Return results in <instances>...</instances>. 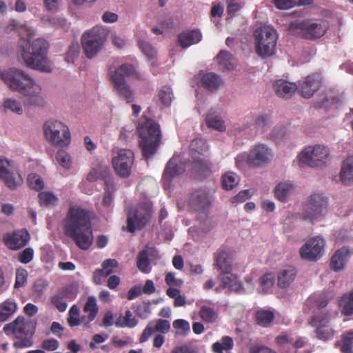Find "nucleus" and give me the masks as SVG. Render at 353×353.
I'll list each match as a JSON object with an SVG mask.
<instances>
[{"instance_id":"nucleus-1","label":"nucleus","mask_w":353,"mask_h":353,"mask_svg":"<svg viewBox=\"0 0 353 353\" xmlns=\"http://www.w3.org/2000/svg\"><path fill=\"white\" fill-rule=\"evenodd\" d=\"M63 231L79 248L88 250L93 243L90 211L79 206H70L63 221Z\"/></svg>"},{"instance_id":"nucleus-2","label":"nucleus","mask_w":353,"mask_h":353,"mask_svg":"<svg viewBox=\"0 0 353 353\" xmlns=\"http://www.w3.org/2000/svg\"><path fill=\"white\" fill-rule=\"evenodd\" d=\"M0 76L10 89L26 97L25 104L39 106L43 103L41 88L28 74L20 70L11 68L1 72Z\"/></svg>"},{"instance_id":"nucleus-3","label":"nucleus","mask_w":353,"mask_h":353,"mask_svg":"<svg viewBox=\"0 0 353 353\" xmlns=\"http://www.w3.org/2000/svg\"><path fill=\"white\" fill-rule=\"evenodd\" d=\"M21 58L27 67L45 72L52 71L51 64L48 59L49 48L48 41L38 38L30 42L21 38L18 42Z\"/></svg>"},{"instance_id":"nucleus-4","label":"nucleus","mask_w":353,"mask_h":353,"mask_svg":"<svg viewBox=\"0 0 353 353\" xmlns=\"http://www.w3.org/2000/svg\"><path fill=\"white\" fill-rule=\"evenodd\" d=\"M137 131L143 156L148 159L157 152L161 143L160 126L153 119L143 115L139 121Z\"/></svg>"},{"instance_id":"nucleus-5","label":"nucleus","mask_w":353,"mask_h":353,"mask_svg":"<svg viewBox=\"0 0 353 353\" xmlns=\"http://www.w3.org/2000/svg\"><path fill=\"white\" fill-rule=\"evenodd\" d=\"M125 77L143 80L144 76L137 70L134 65L128 63L121 64L110 73V80L117 94L127 103H130L134 100V91L127 83Z\"/></svg>"},{"instance_id":"nucleus-6","label":"nucleus","mask_w":353,"mask_h":353,"mask_svg":"<svg viewBox=\"0 0 353 353\" xmlns=\"http://www.w3.org/2000/svg\"><path fill=\"white\" fill-rule=\"evenodd\" d=\"M36 323L33 321H26L24 317L18 316L12 323L6 324L3 330L6 333L13 334L16 338L20 339L14 343L16 348L30 347L32 341L30 337L34 333Z\"/></svg>"},{"instance_id":"nucleus-7","label":"nucleus","mask_w":353,"mask_h":353,"mask_svg":"<svg viewBox=\"0 0 353 353\" xmlns=\"http://www.w3.org/2000/svg\"><path fill=\"white\" fill-rule=\"evenodd\" d=\"M327 28L326 21L311 19L296 20L288 26L290 34L310 40L321 37Z\"/></svg>"},{"instance_id":"nucleus-8","label":"nucleus","mask_w":353,"mask_h":353,"mask_svg":"<svg viewBox=\"0 0 353 353\" xmlns=\"http://www.w3.org/2000/svg\"><path fill=\"white\" fill-rule=\"evenodd\" d=\"M254 37L255 50L259 57L267 58L275 54L278 35L274 28L270 26L261 27L254 32Z\"/></svg>"},{"instance_id":"nucleus-9","label":"nucleus","mask_w":353,"mask_h":353,"mask_svg":"<svg viewBox=\"0 0 353 353\" xmlns=\"http://www.w3.org/2000/svg\"><path fill=\"white\" fill-rule=\"evenodd\" d=\"M43 129L46 139L52 145L63 148L70 143V132L64 123L57 120H49L45 122Z\"/></svg>"},{"instance_id":"nucleus-10","label":"nucleus","mask_w":353,"mask_h":353,"mask_svg":"<svg viewBox=\"0 0 353 353\" xmlns=\"http://www.w3.org/2000/svg\"><path fill=\"white\" fill-rule=\"evenodd\" d=\"M106 30L99 26H94L83 34L82 46L88 58L92 59L97 55L106 40Z\"/></svg>"},{"instance_id":"nucleus-11","label":"nucleus","mask_w":353,"mask_h":353,"mask_svg":"<svg viewBox=\"0 0 353 353\" xmlns=\"http://www.w3.org/2000/svg\"><path fill=\"white\" fill-rule=\"evenodd\" d=\"M152 214V208L148 203H141L134 209L130 210L128 213L126 230L134 233L136 230L143 228Z\"/></svg>"},{"instance_id":"nucleus-12","label":"nucleus","mask_w":353,"mask_h":353,"mask_svg":"<svg viewBox=\"0 0 353 353\" xmlns=\"http://www.w3.org/2000/svg\"><path fill=\"white\" fill-rule=\"evenodd\" d=\"M327 205V198L323 194H312L303 206L302 212L303 219L313 223L326 214Z\"/></svg>"},{"instance_id":"nucleus-13","label":"nucleus","mask_w":353,"mask_h":353,"mask_svg":"<svg viewBox=\"0 0 353 353\" xmlns=\"http://www.w3.org/2000/svg\"><path fill=\"white\" fill-rule=\"evenodd\" d=\"M329 154L328 148L322 145H316L305 148L299 157L301 163L316 168L324 165Z\"/></svg>"},{"instance_id":"nucleus-14","label":"nucleus","mask_w":353,"mask_h":353,"mask_svg":"<svg viewBox=\"0 0 353 353\" xmlns=\"http://www.w3.org/2000/svg\"><path fill=\"white\" fill-rule=\"evenodd\" d=\"M134 153L130 150L121 149L117 156L112 159V163L116 174L121 178H128L134 164Z\"/></svg>"},{"instance_id":"nucleus-15","label":"nucleus","mask_w":353,"mask_h":353,"mask_svg":"<svg viewBox=\"0 0 353 353\" xmlns=\"http://www.w3.org/2000/svg\"><path fill=\"white\" fill-rule=\"evenodd\" d=\"M0 179L10 190L17 189L23 182L18 170L13 168L10 161L3 157H0Z\"/></svg>"},{"instance_id":"nucleus-16","label":"nucleus","mask_w":353,"mask_h":353,"mask_svg":"<svg viewBox=\"0 0 353 353\" xmlns=\"http://www.w3.org/2000/svg\"><path fill=\"white\" fill-rule=\"evenodd\" d=\"M325 245V240L320 236L310 239L299 250L303 259L316 261L323 255Z\"/></svg>"},{"instance_id":"nucleus-17","label":"nucleus","mask_w":353,"mask_h":353,"mask_svg":"<svg viewBox=\"0 0 353 353\" xmlns=\"http://www.w3.org/2000/svg\"><path fill=\"white\" fill-rule=\"evenodd\" d=\"M213 194L208 190L199 189L193 191L189 197L188 207L194 212H204L212 205Z\"/></svg>"},{"instance_id":"nucleus-18","label":"nucleus","mask_w":353,"mask_h":353,"mask_svg":"<svg viewBox=\"0 0 353 353\" xmlns=\"http://www.w3.org/2000/svg\"><path fill=\"white\" fill-rule=\"evenodd\" d=\"M249 166L259 168L269 162L273 158L272 150L265 144L254 145L250 151Z\"/></svg>"},{"instance_id":"nucleus-19","label":"nucleus","mask_w":353,"mask_h":353,"mask_svg":"<svg viewBox=\"0 0 353 353\" xmlns=\"http://www.w3.org/2000/svg\"><path fill=\"white\" fill-rule=\"evenodd\" d=\"M329 321L327 314H323L312 316L310 323L312 327H316V336L321 340H329L334 334V331L327 325Z\"/></svg>"},{"instance_id":"nucleus-20","label":"nucleus","mask_w":353,"mask_h":353,"mask_svg":"<svg viewBox=\"0 0 353 353\" xmlns=\"http://www.w3.org/2000/svg\"><path fill=\"white\" fill-rule=\"evenodd\" d=\"M30 239L28 231L25 229L18 230L3 235V241L10 250H17L25 246Z\"/></svg>"},{"instance_id":"nucleus-21","label":"nucleus","mask_w":353,"mask_h":353,"mask_svg":"<svg viewBox=\"0 0 353 353\" xmlns=\"http://www.w3.org/2000/svg\"><path fill=\"white\" fill-rule=\"evenodd\" d=\"M321 76L319 73L308 75L300 88V92L304 98H310L321 85Z\"/></svg>"},{"instance_id":"nucleus-22","label":"nucleus","mask_w":353,"mask_h":353,"mask_svg":"<svg viewBox=\"0 0 353 353\" xmlns=\"http://www.w3.org/2000/svg\"><path fill=\"white\" fill-rule=\"evenodd\" d=\"M214 265L221 272H228L232 270V254L225 247L220 248L214 253Z\"/></svg>"},{"instance_id":"nucleus-23","label":"nucleus","mask_w":353,"mask_h":353,"mask_svg":"<svg viewBox=\"0 0 353 353\" xmlns=\"http://www.w3.org/2000/svg\"><path fill=\"white\" fill-rule=\"evenodd\" d=\"M157 250L154 247L146 245L137 256V266L138 269L145 274L150 272V257L154 256Z\"/></svg>"},{"instance_id":"nucleus-24","label":"nucleus","mask_w":353,"mask_h":353,"mask_svg":"<svg viewBox=\"0 0 353 353\" xmlns=\"http://www.w3.org/2000/svg\"><path fill=\"white\" fill-rule=\"evenodd\" d=\"M77 295V292L72 288H65L52 297V303L60 312L65 311L67 308L66 301L73 300Z\"/></svg>"},{"instance_id":"nucleus-25","label":"nucleus","mask_w":353,"mask_h":353,"mask_svg":"<svg viewBox=\"0 0 353 353\" xmlns=\"http://www.w3.org/2000/svg\"><path fill=\"white\" fill-rule=\"evenodd\" d=\"M87 180L93 183L101 179L104 181L105 185L107 182L111 183L114 181L110 168L108 166L99 165L93 168L87 175Z\"/></svg>"},{"instance_id":"nucleus-26","label":"nucleus","mask_w":353,"mask_h":353,"mask_svg":"<svg viewBox=\"0 0 353 353\" xmlns=\"http://www.w3.org/2000/svg\"><path fill=\"white\" fill-rule=\"evenodd\" d=\"M202 39V34L198 30H188L178 35V43L183 48L198 43Z\"/></svg>"},{"instance_id":"nucleus-27","label":"nucleus","mask_w":353,"mask_h":353,"mask_svg":"<svg viewBox=\"0 0 353 353\" xmlns=\"http://www.w3.org/2000/svg\"><path fill=\"white\" fill-rule=\"evenodd\" d=\"M222 83L223 81L221 77L214 72L202 74L199 81L201 88L211 92L217 90Z\"/></svg>"},{"instance_id":"nucleus-28","label":"nucleus","mask_w":353,"mask_h":353,"mask_svg":"<svg viewBox=\"0 0 353 353\" xmlns=\"http://www.w3.org/2000/svg\"><path fill=\"white\" fill-rule=\"evenodd\" d=\"M84 313L86 315L82 316L83 325L85 327H89V323L94 321L99 312V307L97 303V299L94 296H90L85 302L83 308Z\"/></svg>"},{"instance_id":"nucleus-29","label":"nucleus","mask_w":353,"mask_h":353,"mask_svg":"<svg viewBox=\"0 0 353 353\" xmlns=\"http://www.w3.org/2000/svg\"><path fill=\"white\" fill-rule=\"evenodd\" d=\"M276 94L283 98H290L297 90L295 83L288 82L283 79H279L273 83Z\"/></svg>"},{"instance_id":"nucleus-30","label":"nucleus","mask_w":353,"mask_h":353,"mask_svg":"<svg viewBox=\"0 0 353 353\" xmlns=\"http://www.w3.org/2000/svg\"><path fill=\"white\" fill-rule=\"evenodd\" d=\"M183 171L181 166L179 165L176 159L172 158L167 163L163 173V180L167 183V187L169 188L174 177L179 175Z\"/></svg>"},{"instance_id":"nucleus-31","label":"nucleus","mask_w":353,"mask_h":353,"mask_svg":"<svg viewBox=\"0 0 353 353\" xmlns=\"http://www.w3.org/2000/svg\"><path fill=\"white\" fill-rule=\"evenodd\" d=\"M349 250L345 248H342L335 252L332 256L330 266L331 269L339 271L344 268L349 256Z\"/></svg>"},{"instance_id":"nucleus-32","label":"nucleus","mask_w":353,"mask_h":353,"mask_svg":"<svg viewBox=\"0 0 353 353\" xmlns=\"http://www.w3.org/2000/svg\"><path fill=\"white\" fill-rule=\"evenodd\" d=\"M340 178L342 183L345 185L353 183V156L348 157L343 161Z\"/></svg>"},{"instance_id":"nucleus-33","label":"nucleus","mask_w":353,"mask_h":353,"mask_svg":"<svg viewBox=\"0 0 353 353\" xmlns=\"http://www.w3.org/2000/svg\"><path fill=\"white\" fill-rule=\"evenodd\" d=\"M219 68L222 70H232L236 65L233 56L228 51L221 50L216 56Z\"/></svg>"},{"instance_id":"nucleus-34","label":"nucleus","mask_w":353,"mask_h":353,"mask_svg":"<svg viewBox=\"0 0 353 353\" xmlns=\"http://www.w3.org/2000/svg\"><path fill=\"white\" fill-rule=\"evenodd\" d=\"M116 191L114 181L111 183L107 182V185L104 189V194L102 199V205L107 211L112 210L114 205V194Z\"/></svg>"},{"instance_id":"nucleus-35","label":"nucleus","mask_w":353,"mask_h":353,"mask_svg":"<svg viewBox=\"0 0 353 353\" xmlns=\"http://www.w3.org/2000/svg\"><path fill=\"white\" fill-rule=\"evenodd\" d=\"M296 274V269L293 267H289L288 269L281 270L277 276L278 287L290 285L294 280Z\"/></svg>"},{"instance_id":"nucleus-36","label":"nucleus","mask_w":353,"mask_h":353,"mask_svg":"<svg viewBox=\"0 0 353 353\" xmlns=\"http://www.w3.org/2000/svg\"><path fill=\"white\" fill-rule=\"evenodd\" d=\"M293 189V184L290 181L281 182L275 187V196L278 200L285 202Z\"/></svg>"},{"instance_id":"nucleus-37","label":"nucleus","mask_w":353,"mask_h":353,"mask_svg":"<svg viewBox=\"0 0 353 353\" xmlns=\"http://www.w3.org/2000/svg\"><path fill=\"white\" fill-rule=\"evenodd\" d=\"M211 163L208 160L198 158L192 163V170L200 176H208L211 173Z\"/></svg>"},{"instance_id":"nucleus-38","label":"nucleus","mask_w":353,"mask_h":353,"mask_svg":"<svg viewBox=\"0 0 353 353\" xmlns=\"http://www.w3.org/2000/svg\"><path fill=\"white\" fill-rule=\"evenodd\" d=\"M16 303L10 299L0 305V321H7L17 310Z\"/></svg>"},{"instance_id":"nucleus-39","label":"nucleus","mask_w":353,"mask_h":353,"mask_svg":"<svg viewBox=\"0 0 353 353\" xmlns=\"http://www.w3.org/2000/svg\"><path fill=\"white\" fill-rule=\"evenodd\" d=\"M339 305L343 314L345 316L353 314V290L341 297Z\"/></svg>"},{"instance_id":"nucleus-40","label":"nucleus","mask_w":353,"mask_h":353,"mask_svg":"<svg viewBox=\"0 0 353 353\" xmlns=\"http://www.w3.org/2000/svg\"><path fill=\"white\" fill-rule=\"evenodd\" d=\"M233 340L230 336H223L219 341L214 343L212 345V351L214 353H223L233 347Z\"/></svg>"},{"instance_id":"nucleus-41","label":"nucleus","mask_w":353,"mask_h":353,"mask_svg":"<svg viewBox=\"0 0 353 353\" xmlns=\"http://www.w3.org/2000/svg\"><path fill=\"white\" fill-rule=\"evenodd\" d=\"M206 124L209 128H214L220 132L225 130L223 121L221 117L210 112L206 116Z\"/></svg>"},{"instance_id":"nucleus-42","label":"nucleus","mask_w":353,"mask_h":353,"mask_svg":"<svg viewBox=\"0 0 353 353\" xmlns=\"http://www.w3.org/2000/svg\"><path fill=\"white\" fill-rule=\"evenodd\" d=\"M219 279L221 282V287H241V283L239 281L238 277L231 272H221Z\"/></svg>"},{"instance_id":"nucleus-43","label":"nucleus","mask_w":353,"mask_h":353,"mask_svg":"<svg viewBox=\"0 0 353 353\" xmlns=\"http://www.w3.org/2000/svg\"><path fill=\"white\" fill-rule=\"evenodd\" d=\"M222 187L230 190L235 188L239 182V176L234 172H227L222 176Z\"/></svg>"},{"instance_id":"nucleus-44","label":"nucleus","mask_w":353,"mask_h":353,"mask_svg":"<svg viewBox=\"0 0 353 353\" xmlns=\"http://www.w3.org/2000/svg\"><path fill=\"white\" fill-rule=\"evenodd\" d=\"M274 319V314L269 310H260L256 312V320L263 327L268 326Z\"/></svg>"},{"instance_id":"nucleus-45","label":"nucleus","mask_w":353,"mask_h":353,"mask_svg":"<svg viewBox=\"0 0 353 353\" xmlns=\"http://www.w3.org/2000/svg\"><path fill=\"white\" fill-rule=\"evenodd\" d=\"M39 203L42 206L55 205L58 198L51 192H40L38 195Z\"/></svg>"},{"instance_id":"nucleus-46","label":"nucleus","mask_w":353,"mask_h":353,"mask_svg":"<svg viewBox=\"0 0 353 353\" xmlns=\"http://www.w3.org/2000/svg\"><path fill=\"white\" fill-rule=\"evenodd\" d=\"M338 345L342 353H353V332L346 334Z\"/></svg>"},{"instance_id":"nucleus-47","label":"nucleus","mask_w":353,"mask_h":353,"mask_svg":"<svg viewBox=\"0 0 353 353\" xmlns=\"http://www.w3.org/2000/svg\"><path fill=\"white\" fill-rule=\"evenodd\" d=\"M199 314L205 322L213 323L217 319L216 312L211 307L203 305L201 307Z\"/></svg>"},{"instance_id":"nucleus-48","label":"nucleus","mask_w":353,"mask_h":353,"mask_svg":"<svg viewBox=\"0 0 353 353\" xmlns=\"http://www.w3.org/2000/svg\"><path fill=\"white\" fill-rule=\"evenodd\" d=\"M27 183L30 188L36 191H41L44 188L43 179L37 174L32 173L28 175Z\"/></svg>"},{"instance_id":"nucleus-49","label":"nucleus","mask_w":353,"mask_h":353,"mask_svg":"<svg viewBox=\"0 0 353 353\" xmlns=\"http://www.w3.org/2000/svg\"><path fill=\"white\" fill-rule=\"evenodd\" d=\"M172 89L168 86L162 87L159 91L158 98L163 106H169L172 102Z\"/></svg>"},{"instance_id":"nucleus-50","label":"nucleus","mask_w":353,"mask_h":353,"mask_svg":"<svg viewBox=\"0 0 353 353\" xmlns=\"http://www.w3.org/2000/svg\"><path fill=\"white\" fill-rule=\"evenodd\" d=\"M79 308L75 305H72L70 309L69 317L68 319V322L70 326L74 327L77 326L81 323L83 324L82 316L79 318Z\"/></svg>"},{"instance_id":"nucleus-51","label":"nucleus","mask_w":353,"mask_h":353,"mask_svg":"<svg viewBox=\"0 0 353 353\" xmlns=\"http://www.w3.org/2000/svg\"><path fill=\"white\" fill-rule=\"evenodd\" d=\"M270 118L268 115H260L254 121V128L257 131L265 132L269 128Z\"/></svg>"},{"instance_id":"nucleus-52","label":"nucleus","mask_w":353,"mask_h":353,"mask_svg":"<svg viewBox=\"0 0 353 353\" xmlns=\"http://www.w3.org/2000/svg\"><path fill=\"white\" fill-rule=\"evenodd\" d=\"M56 159L60 165L65 169L71 167V159L70 154L65 150H59L56 155Z\"/></svg>"},{"instance_id":"nucleus-53","label":"nucleus","mask_w":353,"mask_h":353,"mask_svg":"<svg viewBox=\"0 0 353 353\" xmlns=\"http://www.w3.org/2000/svg\"><path fill=\"white\" fill-rule=\"evenodd\" d=\"M139 48L142 52L148 57V59L152 60L156 57L155 49L147 41H140Z\"/></svg>"},{"instance_id":"nucleus-54","label":"nucleus","mask_w":353,"mask_h":353,"mask_svg":"<svg viewBox=\"0 0 353 353\" xmlns=\"http://www.w3.org/2000/svg\"><path fill=\"white\" fill-rule=\"evenodd\" d=\"M4 107L18 114H23V108L20 102L15 99H8L4 101Z\"/></svg>"},{"instance_id":"nucleus-55","label":"nucleus","mask_w":353,"mask_h":353,"mask_svg":"<svg viewBox=\"0 0 353 353\" xmlns=\"http://www.w3.org/2000/svg\"><path fill=\"white\" fill-rule=\"evenodd\" d=\"M275 282V274L273 272H267L259 279V284L263 287H273Z\"/></svg>"},{"instance_id":"nucleus-56","label":"nucleus","mask_w":353,"mask_h":353,"mask_svg":"<svg viewBox=\"0 0 353 353\" xmlns=\"http://www.w3.org/2000/svg\"><path fill=\"white\" fill-rule=\"evenodd\" d=\"M309 305L316 303L318 307H324L328 303V299L326 295H313L308 299Z\"/></svg>"},{"instance_id":"nucleus-57","label":"nucleus","mask_w":353,"mask_h":353,"mask_svg":"<svg viewBox=\"0 0 353 353\" xmlns=\"http://www.w3.org/2000/svg\"><path fill=\"white\" fill-rule=\"evenodd\" d=\"M154 330L163 334L167 333L170 328V322L168 320L159 319L156 322H153Z\"/></svg>"},{"instance_id":"nucleus-58","label":"nucleus","mask_w":353,"mask_h":353,"mask_svg":"<svg viewBox=\"0 0 353 353\" xmlns=\"http://www.w3.org/2000/svg\"><path fill=\"white\" fill-rule=\"evenodd\" d=\"M190 150L198 154H201L205 150L204 141L201 138L193 139L190 144Z\"/></svg>"},{"instance_id":"nucleus-59","label":"nucleus","mask_w":353,"mask_h":353,"mask_svg":"<svg viewBox=\"0 0 353 353\" xmlns=\"http://www.w3.org/2000/svg\"><path fill=\"white\" fill-rule=\"evenodd\" d=\"M28 277V272L24 269H17L16 272V280L14 287H22L25 285Z\"/></svg>"},{"instance_id":"nucleus-60","label":"nucleus","mask_w":353,"mask_h":353,"mask_svg":"<svg viewBox=\"0 0 353 353\" xmlns=\"http://www.w3.org/2000/svg\"><path fill=\"white\" fill-rule=\"evenodd\" d=\"M227 12L229 15L232 16L241 10L242 5L236 0H226Z\"/></svg>"},{"instance_id":"nucleus-61","label":"nucleus","mask_w":353,"mask_h":353,"mask_svg":"<svg viewBox=\"0 0 353 353\" xmlns=\"http://www.w3.org/2000/svg\"><path fill=\"white\" fill-rule=\"evenodd\" d=\"M118 262L115 259H108L105 260L102 263L103 269L101 270H104L105 276H108L112 272L114 268L117 267Z\"/></svg>"},{"instance_id":"nucleus-62","label":"nucleus","mask_w":353,"mask_h":353,"mask_svg":"<svg viewBox=\"0 0 353 353\" xmlns=\"http://www.w3.org/2000/svg\"><path fill=\"white\" fill-rule=\"evenodd\" d=\"M249 158L250 154L248 153H241L238 154L235 158V164L237 168L243 169L246 165H249Z\"/></svg>"},{"instance_id":"nucleus-63","label":"nucleus","mask_w":353,"mask_h":353,"mask_svg":"<svg viewBox=\"0 0 353 353\" xmlns=\"http://www.w3.org/2000/svg\"><path fill=\"white\" fill-rule=\"evenodd\" d=\"M249 190L240 191L236 196L231 198V202L234 203H243L251 196Z\"/></svg>"},{"instance_id":"nucleus-64","label":"nucleus","mask_w":353,"mask_h":353,"mask_svg":"<svg viewBox=\"0 0 353 353\" xmlns=\"http://www.w3.org/2000/svg\"><path fill=\"white\" fill-rule=\"evenodd\" d=\"M171 353H200L199 350L192 346L182 345L176 346L172 350Z\"/></svg>"}]
</instances>
